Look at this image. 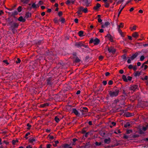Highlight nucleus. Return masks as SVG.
I'll list each match as a JSON object with an SVG mask.
<instances>
[{
    "mask_svg": "<svg viewBox=\"0 0 148 148\" xmlns=\"http://www.w3.org/2000/svg\"><path fill=\"white\" fill-rule=\"evenodd\" d=\"M14 21V20L12 19L11 20L10 18H8V24L7 25H8L9 24V22H12Z\"/></svg>",
    "mask_w": 148,
    "mask_h": 148,
    "instance_id": "obj_37",
    "label": "nucleus"
},
{
    "mask_svg": "<svg viewBox=\"0 0 148 148\" xmlns=\"http://www.w3.org/2000/svg\"><path fill=\"white\" fill-rule=\"evenodd\" d=\"M18 12H20L22 11V7L21 6H19L17 9Z\"/></svg>",
    "mask_w": 148,
    "mask_h": 148,
    "instance_id": "obj_33",
    "label": "nucleus"
},
{
    "mask_svg": "<svg viewBox=\"0 0 148 148\" xmlns=\"http://www.w3.org/2000/svg\"><path fill=\"white\" fill-rule=\"evenodd\" d=\"M80 111L82 112V115H86L88 111V108L86 107L82 108L80 109Z\"/></svg>",
    "mask_w": 148,
    "mask_h": 148,
    "instance_id": "obj_6",
    "label": "nucleus"
},
{
    "mask_svg": "<svg viewBox=\"0 0 148 148\" xmlns=\"http://www.w3.org/2000/svg\"><path fill=\"white\" fill-rule=\"evenodd\" d=\"M109 6V4L108 3H107L106 2L105 3V7L106 8H108Z\"/></svg>",
    "mask_w": 148,
    "mask_h": 148,
    "instance_id": "obj_62",
    "label": "nucleus"
},
{
    "mask_svg": "<svg viewBox=\"0 0 148 148\" xmlns=\"http://www.w3.org/2000/svg\"><path fill=\"white\" fill-rule=\"evenodd\" d=\"M18 12L17 11L15 10L13 12H9V14H11V15L12 16H13L14 17H15V16L17 15L18 14Z\"/></svg>",
    "mask_w": 148,
    "mask_h": 148,
    "instance_id": "obj_14",
    "label": "nucleus"
},
{
    "mask_svg": "<svg viewBox=\"0 0 148 148\" xmlns=\"http://www.w3.org/2000/svg\"><path fill=\"white\" fill-rule=\"evenodd\" d=\"M100 42V40L97 38H95L94 39L93 38H91L89 41L90 43H93L95 45H98Z\"/></svg>",
    "mask_w": 148,
    "mask_h": 148,
    "instance_id": "obj_5",
    "label": "nucleus"
},
{
    "mask_svg": "<svg viewBox=\"0 0 148 148\" xmlns=\"http://www.w3.org/2000/svg\"><path fill=\"white\" fill-rule=\"evenodd\" d=\"M103 84L104 85H106L107 84V82L106 81L104 80L103 82Z\"/></svg>",
    "mask_w": 148,
    "mask_h": 148,
    "instance_id": "obj_64",
    "label": "nucleus"
},
{
    "mask_svg": "<svg viewBox=\"0 0 148 148\" xmlns=\"http://www.w3.org/2000/svg\"><path fill=\"white\" fill-rule=\"evenodd\" d=\"M132 130H127L126 131V133L127 134H129L130 133L132 132Z\"/></svg>",
    "mask_w": 148,
    "mask_h": 148,
    "instance_id": "obj_51",
    "label": "nucleus"
},
{
    "mask_svg": "<svg viewBox=\"0 0 148 148\" xmlns=\"http://www.w3.org/2000/svg\"><path fill=\"white\" fill-rule=\"evenodd\" d=\"M29 1V0H23L22 2L24 3L27 4Z\"/></svg>",
    "mask_w": 148,
    "mask_h": 148,
    "instance_id": "obj_38",
    "label": "nucleus"
},
{
    "mask_svg": "<svg viewBox=\"0 0 148 148\" xmlns=\"http://www.w3.org/2000/svg\"><path fill=\"white\" fill-rule=\"evenodd\" d=\"M31 16V14L29 12H27L25 14V18H28Z\"/></svg>",
    "mask_w": 148,
    "mask_h": 148,
    "instance_id": "obj_23",
    "label": "nucleus"
},
{
    "mask_svg": "<svg viewBox=\"0 0 148 148\" xmlns=\"http://www.w3.org/2000/svg\"><path fill=\"white\" fill-rule=\"evenodd\" d=\"M103 90V89L102 88L101 85L99 88V89L98 90V91H102Z\"/></svg>",
    "mask_w": 148,
    "mask_h": 148,
    "instance_id": "obj_60",
    "label": "nucleus"
},
{
    "mask_svg": "<svg viewBox=\"0 0 148 148\" xmlns=\"http://www.w3.org/2000/svg\"><path fill=\"white\" fill-rule=\"evenodd\" d=\"M27 126L28 127L27 128V130H29L30 129V127H31V125L29 124V123H28L27 124Z\"/></svg>",
    "mask_w": 148,
    "mask_h": 148,
    "instance_id": "obj_52",
    "label": "nucleus"
},
{
    "mask_svg": "<svg viewBox=\"0 0 148 148\" xmlns=\"http://www.w3.org/2000/svg\"><path fill=\"white\" fill-rule=\"evenodd\" d=\"M130 125L131 124H130V123L129 122H127L126 123V124H124V127L125 128H127L128 127L130 126Z\"/></svg>",
    "mask_w": 148,
    "mask_h": 148,
    "instance_id": "obj_28",
    "label": "nucleus"
},
{
    "mask_svg": "<svg viewBox=\"0 0 148 148\" xmlns=\"http://www.w3.org/2000/svg\"><path fill=\"white\" fill-rule=\"evenodd\" d=\"M114 133L117 134H119L121 133V132L120 130H117V132H114Z\"/></svg>",
    "mask_w": 148,
    "mask_h": 148,
    "instance_id": "obj_59",
    "label": "nucleus"
},
{
    "mask_svg": "<svg viewBox=\"0 0 148 148\" xmlns=\"http://www.w3.org/2000/svg\"><path fill=\"white\" fill-rule=\"evenodd\" d=\"M138 36V33L136 32H134L132 34V36L135 38H136Z\"/></svg>",
    "mask_w": 148,
    "mask_h": 148,
    "instance_id": "obj_19",
    "label": "nucleus"
},
{
    "mask_svg": "<svg viewBox=\"0 0 148 148\" xmlns=\"http://www.w3.org/2000/svg\"><path fill=\"white\" fill-rule=\"evenodd\" d=\"M55 77H50L47 79V86L49 85L52 87L54 84Z\"/></svg>",
    "mask_w": 148,
    "mask_h": 148,
    "instance_id": "obj_3",
    "label": "nucleus"
},
{
    "mask_svg": "<svg viewBox=\"0 0 148 148\" xmlns=\"http://www.w3.org/2000/svg\"><path fill=\"white\" fill-rule=\"evenodd\" d=\"M110 141L111 139L110 137H108L107 138H105L104 140V142L106 144H108L110 143Z\"/></svg>",
    "mask_w": 148,
    "mask_h": 148,
    "instance_id": "obj_17",
    "label": "nucleus"
},
{
    "mask_svg": "<svg viewBox=\"0 0 148 148\" xmlns=\"http://www.w3.org/2000/svg\"><path fill=\"white\" fill-rule=\"evenodd\" d=\"M129 138L128 136L126 135L125 134H124L123 136V138L125 139H127Z\"/></svg>",
    "mask_w": 148,
    "mask_h": 148,
    "instance_id": "obj_49",
    "label": "nucleus"
},
{
    "mask_svg": "<svg viewBox=\"0 0 148 148\" xmlns=\"http://www.w3.org/2000/svg\"><path fill=\"white\" fill-rule=\"evenodd\" d=\"M53 54V53L52 52H51L50 53L51 56H50L47 53V57L49 60H51L53 61L55 59V56L54 54Z\"/></svg>",
    "mask_w": 148,
    "mask_h": 148,
    "instance_id": "obj_7",
    "label": "nucleus"
},
{
    "mask_svg": "<svg viewBox=\"0 0 148 148\" xmlns=\"http://www.w3.org/2000/svg\"><path fill=\"white\" fill-rule=\"evenodd\" d=\"M84 8L82 6H80L78 9V10L77 12L78 14H81L82 13L81 12H83V10H84Z\"/></svg>",
    "mask_w": 148,
    "mask_h": 148,
    "instance_id": "obj_11",
    "label": "nucleus"
},
{
    "mask_svg": "<svg viewBox=\"0 0 148 148\" xmlns=\"http://www.w3.org/2000/svg\"><path fill=\"white\" fill-rule=\"evenodd\" d=\"M117 29L118 30L119 29H120L121 28H123V23H121L119 25H117Z\"/></svg>",
    "mask_w": 148,
    "mask_h": 148,
    "instance_id": "obj_22",
    "label": "nucleus"
},
{
    "mask_svg": "<svg viewBox=\"0 0 148 148\" xmlns=\"http://www.w3.org/2000/svg\"><path fill=\"white\" fill-rule=\"evenodd\" d=\"M72 112H73L75 115H76L77 116H79L80 115L79 113L75 108H73Z\"/></svg>",
    "mask_w": 148,
    "mask_h": 148,
    "instance_id": "obj_13",
    "label": "nucleus"
},
{
    "mask_svg": "<svg viewBox=\"0 0 148 148\" xmlns=\"http://www.w3.org/2000/svg\"><path fill=\"white\" fill-rule=\"evenodd\" d=\"M81 61V60L80 59H79L78 57H77L75 60V62H76V63H78L80 61Z\"/></svg>",
    "mask_w": 148,
    "mask_h": 148,
    "instance_id": "obj_29",
    "label": "nucleus"
},
{
    "mask_svg": "<svg viewBox=\"0 0 148 148\" xmlns=\"http://www.w3.org/2000/svg\"><path fill=\"white\" fill-rule=\"evenodd\" d=\"M101 6V5L99 3H97L96 4V5L94 6L93 7V9L95 10L98 11Z\"/></svg>",
    "mask_w": 148,
    "mask_h": 148,
    "instance_id": "obj_15",
    "label": "nucleus"
},
{
    "mask_svg": "<svg viewBox=\"0 0 148 148\" xmlns=\"http://www.w3.org/2000/svg\"><path fill=\"white\" fill-rule=\"evenodd\" d=\"M113 83V82L112 80H110L108 82V84L109 85H112Z\"/></svg>",
    "mask_w": 148,
    "mask_h": 148,
    "instance_id": "obj_55",
    "label": "nucleus"
},
{
    "mask_svg": "<svg viewBox=\"0 0 148 148\" xmlns=\"http://www.w3.org/2000/svg\"><path fill=\"white\" fill-rule=\"evenodd\" d=\"M8 26H10L9 29L12 31V33L15 34L17 32V29L18 26V24L17 23L14 22H10L9 24L7 25Z\"/></svg>",
    "mask_w": 148,
    "mask_h": 148,
    "instance_id": "obj_1",
    "label": "nucleus"
},
{
    "mask_svg": "<svg viewBox=\"0 0 148 148\" xmlns=\"http://www.w3.org/2000/svg\"><path fill=\"white\" fill-rule=\"evenodd\" d=\"M88 9L87 8H84L83 10V12L85 13H86L88 12Z\"/></svg>",
    "mask_w": 148,
    "mask_h": 148,
    "instance_id": "obj_43",
    "label": "nucleus"
},
{
    "mask_svg": "<svg viewBox=\"0 0 148 148\" xmlns=\"http://www.w3.org/2000/svg\"><path fill=\"white\" fill-rule=\"evenodd\" d=\"M108 50L109 53L113 54L115 53L116 51V49L112 47L108 48Z\"/></svg>",
    "mask_w": 148,
    "mask_h": 148,
    "instance_id": "obj_8",
    "label": "nucleus"
},
{
    "mask_svg": "<svg viewBox=\"0 0 148 148\" xmlns=\"http://www.w3.org/2000/svg\"><path fill=\"white\" fill-rule=\"evenodd\" d=\"M145 59V57L143 56H141L140 58V60L141 61H143Z\"/></svg>",
    "mask_w": 148,
    "mask_h": 148,
    "instance_id": "obj_48",
    "label": "nucleus"
},
{
    "mask_svg": "<svg viewBox=\"0 0 148 148\" xmlns=\"http://www.w3.org/2000/svg\"><path fill=\"white\" fill-rule=\"evenodd\" d=\"M77 139H76V138H74L73 139V143H72V145H75V142L77 141Z\"/></svg>",
    "mask_w": 148,
    "mask_h": 148,
    "instance_id": "obj_45",
    "label": "nucleus"
},
{
    "mask_svg": "<svg viewBox=\"0 0 148 148\" xmlns=\"http://www.w3.org/2000/svg\"><path fill=\"white\" fill-rule=\"evenodd\" d=\"M82 47H84L85 48L88 49V51H89V50H90V49L89 48V47L88 45H84L83 43Z\"/></svg>",
    "mask_w": 148,
    "mask_h": 148,
    "instance_id": "obj_44",
    "label": "nucleus"
},
{
    "mask_svg": "<svg viewBox=\"0 0 148 148\" xmlns=\"http://www.w3.org/2000/svg\"><path fill=\"white\" fill-rule=\"evenodd\" d=\"M18 142V140H13L12 141V144L13 145H15V143L16 142Z\"/></svg>",
    "mask_w": 148,
    "mask_h": 148,
    "instance_id": "obj_31",
    "label": "nucleus"
},
{
    "mask_svg": "<svg viewBox=\"0 0 148 148\" xmlns=\"http://www.w3.org/2000/svg\"><path fill=\"white\" fill-rule=\"evenodd\" d=\"M36 140L34 138H30L29 139V141L31 143H32L34 142Z\"/></svg>",
    "mask_w": 148,
    "mask_h": 148,
    "instance_id": "obj_20",
    "label": "nucleus"
},
{
    "mask_svg": "<svg viewBox=\"0 0 148 148\" xmlns=\"http://www.w3.org/2000/svg\"><path fill=\"white\" fill-rule=\"evenodd\" d=\"M54 22L56 23H58L59 21L56 18L54 19Z\"/></svg>",
    "mask_w": 148,
    "mask_h": 148,
    "instance_id": "obj_58",
    "label": "nucleus"
},
{
    "mask_svg": "<svg viewBox=\"0 0 148 148\" xmlns=\"http://www.w3.org/2000/svg\"><path fill=\"white\" fill-rule=\"evenodd\" d=\"M21 62V60L19 58H18L17 59V60L16 61V64H19Z\"/></svg>",
    "mask_w": 148,
    "mask_h": 148,
    "instance_id": "obj_42",
    "label": "nucleus"
},
{
    "mask_svg": "<svg viewBox=\"0 0 148 148\" xmlns=\"http://www.w3.org/2000/svg\"><path fill=\"white\" fill-rule=\"evenodd\" d=\"M55 121L57 123H58L60 121V119L57 116H56L55 117Z\"/></svg>",
    "mask_w": 148,
    "mask_h": 148,
    "instance_id": "obj_34",
    "label": "nucleus"
},
{
    "mask_svg": "<svg viewBox=\"0 0 148 148\" xmlns=\"http://www.w3.org/2000/svg\"><path fill=\"white\" fill-rule=\"evenodd\" d=\"M136 25H134V26H133L132 28L131 29L130 28V29L131 31H133L134 30H135L136 29Z\"/></svg>",
    "mask_w": 148,
    "mask_h": 148,
    "instance_id": "obj_47",
    "label": "nucleus"
},
{
    "mask_svg": "<svg viewBox=\"0 0 148 148\" xmlns=\"http://www.w3.org/2000/svg\"><path fill=\"white\" fill-rule=\"evenodd\" d=\"M148 78V77L147 76H145V78H142V80H147Z\"/></svg>",
    "mask_w": 148,
    "mask_h": 148,
    "instance_id": "obj_56",
    "label": "nucleus"
},
{
    "mask_svg": "<svg viewBox=\"0 0 148 148\" xmlns=\"http://www.w3.org/2000/svg\"><path fill=\"white\" fill-rule=\"evenodd\" d=\"M125 116L127 117H129L132 116L131 114L127 112L125 114Z\"/></svg>",
    "mask_w": 148,
    "mask_h": 148,
    "instance_id": "obj_30",
    "label": "nucleus"
},
{
    "mask_svg": "<svg viewBox=\"0 0 148 148\" xmlns=\"http://www.w3.org/2000/svg\"><path fill=\"white\" fill-rule=\"evenodd\" d=\"M122 78L123 81L125 82H127V80L126 76L125 75H123L122 76Z\"/></svg>",
    "mask_w": 148,
    "mask_h": 148,
    "instance_id": "obj_24",
    "label": "nucleus"
},
{
    "mask_svg": "<svg viewBox=\"0 0 148 148\" xmlns=\"http://www.w3.org/2000/svg\"><path fill=\"white\" fill-rule=\"evenodd\" d=\"M133 66L132 64H130L129 65L128 68L129 69H131L133 68Z\"/></svg>",
    "mask_w": 148,
    "mask_h": 148,
    "instance_id": "obj_63",
    "label": "nucleus"
},
{
    "mask_svg": "<svg viewBox=\"0 0 148 148\" xmlns=\"http://www.w3.org/2000/svg\"><path fill=\"white\" fill-rule=\"evenodd\" d=\"M127 81H131L132 79V77H131L130 76H128L127 77Z\"/></svg>",
    "mask_w": 148,
    "mask_h": 148,
    "instance_id": "obj_46",
    "label": "nucleus"
},
{
    "mask_svg": "<svg viewBox=\"0 0 148 148\" xmlns=\"http://www.w3.org/2000/svg\"><path fill=\"white\" fill-rule=\"evenodd\" d=\"M52 132L50 134H49L47 137V138H48L49 140H53L54 139V137L53 135H52Z\"/></svg>",
    "mask_w": 148,
    "mask_h": 148,
    "instance_id": "obj_16",
    "label": "nucleus"
},
{
    "mask_svg": "<svg viewBox=\"0 0 148 148\" xmlns=\"http://www.w3.org/2000/svg\"><path fill=\"white\" fill-rule=\"evenodd\" d=\"M40 107L42 108H44L46 106V103H45L40 105Z\"/></svg>",
    "mask_w": 148,
    "mask_h": 148,
    "instance_id": "obj_40",
    "label": "nucleus"
},
{
    "mask_svg": "<svg viewBox=\"0 0 148 148\" xmlns=\"http://www.w3.org/2000/svg\"><path fill=\"white\" fill-rule=\"evenodd\" d=\"M92 0H83L82 4L86 7L91 6V4Z\"/></svg>",
    "mask_w": 148,
    "mask_h": 148,
    "instance_id": "obj_4",
    "label": "nucleus"
},
{
    "mask_svg": "<svg viewBox=\"0 0 148 148\" xmlns=\"http://www.w3.org/2000/svg\"><path fill=\"white\" fill-rule=\"evenodd\" d=\"M18 20L20 22H25L26 20L24 18H23V17L22 16H20L18 18Z\"/></svg>",
    "mask_w": 148,
    "mask_h": 148,
    "instance_id": "obj_18",
    "label": "nucleus"
},
{
    "mask_svg": "<svg viewBox=\"0 0 148 148\" xmlns=\"http://www.w3.org/2000/svg\"><path fill=\"white\" fill-rule=\"evenodd\" d=\"M139 52H136L135 53L133 54L130 58L132 60H133L138 56L139 54Z\"/></svg>",
    "mask_w": 148,
    "mask_h": 148,
    "instance_id": "obj_10",
    "label": "nucleus"
},
{
    "mask_svg": "<svg viewBox=\"0 0 148 148\" xmlns=\"http://www.w3.org/2000/svg\"><path fill=\"white\" fill-rule=\"evenodd\" d=\"M138 88V86L136 85H131L130 87V89L133 91H135Z\"/></svg>",
    "mask_w": 148,
    "mask_h": 148,
    "instance_id": "obj_9",
    "label": "nucleus"
},
{
    "mask_svg": "<svg viewBox=\"0 0 148 148\" xmlns=\"http://www.w3.org/2000/svg\"><path fill=\"white\" fill-rule=\"evenodd\" d=\"M137 66L136 65L134 66V67H133L132 69L134 71H136L137 69Z\"/></svg>",
    "mask_w": 148,
    "mask_h": 148,
    "instance_id": "obj_57",
    "label": "nucleus"
},
{
    "mask_svg": "<svg viewBox=\"0 0 148 148\" xmlns=\"http://www.w3.org/2000/svg\"><path fill=\"white\" fill-rule=\"evenodd\" d=\"M120 90L116 86L114 87L113 90L108 91L109 94L111 97H114L117 96L119 93Z\"/></svg>",
    "mask_w": 148,
    "mask_h": 148,
    "instance_id": "obj_2",
    "label": "nucleus"
},
{
    "mask_svg": "<svg viewBox=\"0 0 148 148\" xmlns=\"http://www.w3.org/2000/svg\"><path fill=\"white\" fill-rule=\"evenodd\" d=\"M84 32L82 31H80L78 33L79 36L80 37H82L84 36Z\"/></svg>",
    "mask_w": 148,
    "mask_h": 148,
    "instance_id": "obj_25",
    "label": "nucleus"
},
{
    "mask_svg": "<svg viewBox=\"0 0 148 148\" xmlns=\"http://www.w3.org/2000/svg\"><path fill=\"white\" fill-rule=\"evenodd\" d=\"M32 7L34 8H36L38 7L37 5H36L35 3H33L32 5Z\"/></svg>",
    "mask_w": 148,
    "mask_h": 148,
    "instance_id": "obj_32",
    "label": "nucleus"
},
{
    "mask_svg": "<svg viewBox=\"0 0 148 148\" xmlns=\"http://www.w3.org/2000/svg\"><path fill=\"white\" fill-rule=\"evenodd\" d=\"M108 37L109 39L111 41H112L113 40L112 36L109 34H107L106 36Z\"/></svg>",
    "mask_w": 148,
    "mask_h": 148,
    "instance_id": "obj_21",
    "label": "nucleus"
},
{
    "mask_svg": "<svg viewBox=\"0 0 148 148\" xmlns=\"http://www.w3.org/2000/svg\"><path fill=\"white\" fill-rule=\"evenodd\" d=\"M66 3L67 5H69L71 3V1L69 0H67L66 2Z\"/></svg>",
    "mask_w": 148,
    "mask_h": 148,
    "instance_id": "obj_54",
    "label": "nucleus"
},
{
    "mask_svg": "<svg viewBox=\"0 0 148 148\" xmlns=\"http://www.w3.org/2000/svg\"><path fill=\"white\" fill-rule=\"evenodd\" d=\"M118 31L121 37H123L124 36V35L123 34V32L120 29H119Z\"/></svg>",
    "mask_w": 148,
    "mask_h": 148,
    "instance_id": "obj_26",
    "label": "nucleus"
},
{
    "mask_svg": "<svg viewBox=\"0 0 148 148\" xmlns=\"http://www.w3.org/2000/svg\"><path fill=\"white\" fill-rule=\"evenodd\" d=\"M140 75V73L138 71H136L134 74V76L135 77H137L139 76Z\"/></svg>",
    "mask_w": 148,
    "mask_h": 148,
    "instance_id": "obj_27",
    "label": "nucleus"
},
{
    "mask_svg": "<svg viewBox=\"0 0 148 148\" xmlns=\"http://www.w3.org/2000/svg\"><path fill=\"white\" fill-rule=\"evenodd\" d=\"M43 4V2L42 1H40L37 4V7H39L40 5H41Z\"/></svg>",
    "mask_w": 148,
    "mask_h": 148,
    "instance_id": "obj_35",
    "label": "nucleus"
},
{
    "mask_svg": "<svg viewBox=\"0 0 148 148\" xmlns=\"http://www.w3.org/2000/svg\"><path fill=\"white\" fill-rule=\"evenodd\" d=\"M101 142H96L95 144L96 146H100L101 145Z\"/></svg>",
    "mask_w": 148,
    "mask_h": 148,
    "instance_id": "obj_39",
    "label": "nucleus"
},
{
    "mask_svg": "<svg viewBox=\"0 0 148 148\" xmlns=\"http://www.w3.org/2000/svg\"><path fill=\"white\" fill-rule=\"evenodd\" d=\"M106 27H107L109 25L110 23L108 22H106L104 24Z\"/></svg>",
    "mask_w": 148,
    "mask_h": 148,
    "instance_id": "obj_50",
    "label": "nucleus"
},
{
    "mask_svg": "<svg viewBox=\"0 0 148 148\" xmlns=\"http://www.w3.org/2000/svg\"><path fill=\"white\" fill-rule=\"evenodd\" d=\"M90 133V132H89L86 133L85 135L84 136H85V137L86 138L88 136V135Z\"/></svg>",
    "mask_w": 148,
    "mask_h": 148,
    "instance_id": "obj_61",
    "label": "nucleus"
},
{
    "mask_svg": "<svg viewBox=\"0 0 148 148\" xmlns=\"http://www.w3.org/2000/svg\"><path fill=\"white\" fill-rule=\"evenodd\" d=\"M121 57L123 60H126V56L125 54H124L121 56Z\"/></svg>",
    "mask_w": 148,
    "mask_h": 148,
    "instance_id": "obj_41",
    "label": "nucleus"
},
{
    "mask_svg": "<svg viewBox=\"0 0 148 148\" xmlns=\"http://www.w3.org/2000/svg\"><path fill=\"white\" fill-rule=\"evenodd\" d=\"M30 133L29 132H28L25 135V138L27 139L28 138L27 137V136L29 135H30Z\"/></svg>",
    "mask_w": 148,
    "mask_h": 148,
    "instance_id": "obj_36",
    "label": "nucleus"
},
{
    "mask_svg": "<svg viewBox=\"0 0 148 148\" xmlns=\"http://www.w3.org/2000/svg\"><path fill=\"white\" fill-rule=\"evenodd\" d=\"M133 137L134 138L138 137L139 136V135L138 134H134L133 136Z\"/></svg>",
    "mask_w": 148,
    "mask_h": 148,
    "instance_id": "obj_53",
    "label": "nucleus"
},
{
    "mask_svg": "<svg viewBox=\"0 0 148 148\" xmlns=\"http://www.w3.org/2000/svg\"><path fill=\"white\" fill-rule=\"evenodd\" d=\"M82 45L83 43L82 42H77L75 43V45L77 48H79L82 47Z\"/></svg>",
    "mask_w": 148,
    "mask_h": 148,
    "instance_id": "obj_12",
    "label": "nucleus"
}]
</instances>
